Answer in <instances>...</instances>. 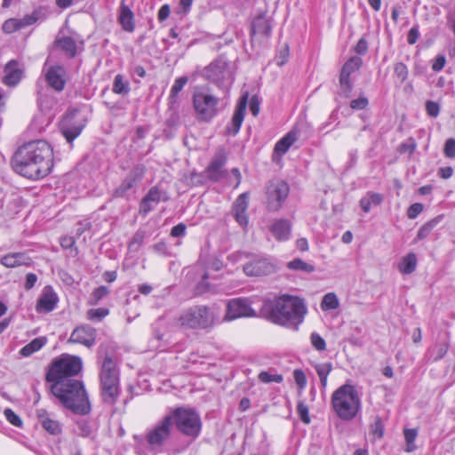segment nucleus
<instances>
[{"label":"nucleus","mask_w":455,"mask_h":455,"mask_svg":"<svg viewBox=\"0 0 455 455\" xmlns=\"http://www.w3.org/2000/svg\"><path fill=\"white\" fill-rule=\"evenodd\" d=\"M12 164L19 174L28 179L43 178L52 167V148L44 140L28 142L15 153Z\"/></svg>","instance_id":"1"},{"label":"nucleus","mask_w":455,"mask_h":455,"mask_svg":"<svg viewBox=\"0 0 455 455\" xmlns=\"http://www.w3.org/2000/svg\"><path fill=\"white\" fill-rule=\"evenodd\" d=\"M306 312L303 300L289 295L265 301L262 307V314L266 319L288 327L299 324Z\"/></svg>","instance_id":"2"},{"label":"nucleus","mask_w":455,"mask_h":455,"mask_svg":"<svg viewBox=\"0 0 455 455\" xmlns=\"http://www.w3.org/2000/svg\"><path fill=\"white\" fill-rule=\"evenodd\" d=\"M51 392L68 409L76 413L86 414L90 411V403L82 381L67 379L64 382L51 385Z\"/></svg>","instance_id":"3"},{"label":"nucleus","mask_w":455,"mask_h":455,"mask_svg":"<svg viewBox=\"0 0 455 455\" xmlns=\"http://www.w3.org/2000/svg\"><path fill=\"white\" fill-rule=\"evenodd\" d=\"M331 407L342 420L356 417L362 407L361 397L355 387L346 383L336 389L331 398Z\"/></svg>","instance_id":"4"},{"label":"nucleus","mask_w":455,"mask_h":455,"mask_svg":"<svg viewBox=\"0 0 455 455\" xmlns=\"http://www.w3.org/2000/svg\"><path fill=\"white\" fill-rule=\"evenodd\" d=\"M100 384L103 402L109 405L115 404L120 395L119 370L108 355L101 362Z\"/></svg>","instance_id":"5"},{"label":"nucleus","mask_w":455,"mask_h":455,"mask_svg":"<svg viewBox=\"0 0 455 455\" xmlns=\"http://www.w3.org/2000/svg\"><path fill=\"white\" fill-rule=\"evenodd\" d=\"M83 367L82 359L76 355L63 354L52 360L48 367L45 379L52 384L64 382L77 375Z\"/></svg>","instance_id":"6"},{"label":"nucleus","mask_w":455,"mask_h":455,"mask_svg":"<svg viewBox=\"0 0 455 455\" xmlns=\"http://www.w3.org/2000/svg\"><path fill=\"white\" fill-rule=\"evenodd\" d=\"M216 316L204 305H196L184 310L177 318V324L185 329L204 330L213 326Z\"/></svg>","instance_id":"7"},{"label":"nucleus","mask_w":455,"mask_h":455,"mask_svg":"<svg viewBox=\"0 0 455 455\" xmlns=\"http://www.w3.org/2000/svg\"><path fill=\"white\" fill-rule=\"evenodd\" d=\"M167 416H172V422L174 420L177 429L183 435L196 438L202 429L200 415L192 408L178 407L172 411Z\"/></svg>","instance_id":"8"},{"label":"nucleus","mask_w":455,"mask_h":455,"mask_svg":"<svg viewBox=\"0 0 455 455\" xmlns=\"http://www.w3.org/2000/svg\"><path fill=\"white\" fill-rule=\"evenodd\" d=\"M204 76L224 91H228L233 82L230 63L224 57H220L210 64L204 70Z\"/></svg>","instance_id":"9"},{"label":"nucleus","mask_w":455,"mask_h":455,"mask_svg":"<svg viewBox=\"0 0 455 455\" xmlns=\"http://www.w3.org/2000/svg\"><path fill=\"white\" fill-rule=\"evenodd\" d=\"M193 104L197 118L200 121L207 122L217 115L219 99L211 94L208 90L200 88L194 92Z\"/></svg>","instance_id":"10"},{"label":"nucleus","mask_w":455,"mask_h":455,"mask_svg":"<svg viewBox=\"0 0 455 455\" xmlns=\"http://www.w3.org/2000/svg\"><path fill=\"white\" fill-rule=\"evenodd\" d=\"M289 186L283 180L271 181L267 188V208L278 211L289 195Z\"/></svg>","instance_id":"11"},{"label":"nucleus","mask_w":455,"mask_h":455,"mask_svg":"<svg viewBox=\"0 0 455 455\" xmlns=\"http://www.w3.org/2000/svg\"><path fill=\"white\" fill-rule=\"evenodd\" d=\"M257 315L247 299L237 298L230 299L227 304V312L224 319L232 321L241 317H255Z\"/></svg>","instance_id":"12"},{"label":"nucleus","mask_w":455,"mask_h":455,"mask_svg":"<svg viewBox=\"0 0 455 455\" xmlns=\"http://www.w3.org/2000/svg\"><path fill=\"white\" fill-rule=\"evenodd\" d=\"M172 416H165L154 428L148 431L147 441L156 448L162 446L171 435Z\"/></svg>","instance_id":"13"},{"label":"nucleus","mask_w":455,"mask_h":455,"mask_svg":"<svg viewBox=\"0 0 455 455\" xmlns=\"http://www.w3.org/2000/svg\"><path fill=\"white\" fill-rule=\"evenodd\" d=\"M363 64V60L360 57L354 56L351 57L343 66L340 76H339V84L340 90L346 95V97L349 96V92L352 90V84L349 80V76L352 73L355 72L360 68Z\"/></svg>","instance_id":"14"},{"label":"nucleus","mask_w":455,"mask_h":455,"mask_svg":"<svg viewBox=\"0 0 455 455\" xmlns=\"http://www.w3.org/2000/svg\"><path fill=\"white\" fill-rule=\"evenodd\" d=\"M228 159L227 153L223 148L217 149L205 172L207 177L212 181H218L224 177L225 172L222 170Z\"/></svg>","instance_id":"15"},{"label":"nucleus","mask_w":455,"mask_h":455,"mask_svg":"<svg viewBox=\"0 0 455 455\" xmlns=\"http://www.w3.org/2000/svg\"><path fill=\"white\" fill-rule=\"evenodd\" d=\"M44 78L50 87L61 92L66 85V69L60 65L50 66L44 70Z\"/></svg>","instance_id":"16"},{"label":"nucleus","mask_w":455,"mask_h":455,"mask_svg":"<svg viewBox=\"0 0 455 455\" xmlns=\"http://www.w3.org/2000/svg\"><path fill=\"white\" fill-rule=\"evenodd\" d=\"M95 340L96 330L90 325H81L72 331L68 342L91 347L95 344Z\"/></svg>","instance_id":"17"},{"label":"nucleus","mask_w":455,"mask_h":455,"mask_svg":"<svg viewBox=\"0 0 455 455\" xmlns=\"http://www.w3.org/2000/svg\"><path fill=\"white\" fill-rule=\"evenodd\" d=\"M275 270V265L267 259H255L243 266V272L249 276L267 275Z\"/></svg>","instance_id":"18"},{"label":"nucleus","mask_w":455,"mask_h":455,"mask_svg":"<svg viewBox=\"0 0 455 455\" xmlns=\"http://www.w3.org/2000/svg\"><path fill=\"white\" fill-rule=\"evenodd\" d=\"M145 173V168L141 165L135 166L124 180L122 184L115 190V196L123 197L128 190L132 188L140 180Z\"/></svg>","instance_id":"19"},{"label":"nucleus","mask_w":455,"mask_h":455,"mask_svg":"<svg viewBox=\"0 0 455 455\" xmlns=\"http://www.w3.org/2000/svg\"><path fill=\"white\" fill-rule=\"evenodd\" d=\"M271 33V25L265 12L258 14L251 22V36L252 40L256 36L267 37Z\"/></svg>","instance_id":"20"},{"label":"nucleus","mask_w":455,"mask_h":455,"mask_svg":"<svg viewBox=\"0 0 455 455\" xmlns=\"http://www.w3.org/2000/svg\"><path fill=\"white\" fill-rule=\"evenodd\" d=\"M84 127V123L76 124L73 122V115L67 116L60 124L61 132L69 143L80 135Z\"/></svg>","instance_id":"21"},{"label":"nucleus","mask_w":455,"mask_h":455,"mask_svg":"<svg viewBox=\"0 0 455 455\" xmlns=\"http://www.w3.org/2000/svg\"><path fill=\"white\" fill-rule=\"evenodd\" d=\"M249 205V194L243 193L235 200L233 205V215L240 226L248 224L246 211Z\"/></svg>","instance_id":"22"},{"label":"nucleus","mask_w":455,"mask_h":455,"mask_svg":"<svg viewBox=\"0 0 455 455\" xmlns=\"http://www.w3.org/2000/svg\"><path fill=\"white\" fill-rule=\"evenodd\" d=\"M58 297L50 286H46L36 303L38 312H51L56 307Z\"/></svg>","instance_id":"23"},{"label":"nucleus","mask_w":455,"mask_h":455,"mask_svg":"<svg viewBox=\"0 0 455 455\" xmlns=\"http://www.w3.org/2000/svg\"><path fill=\"white\" fill-rule=\"evenodd\" d=\"M248 97H249L248 92H245L241 97V99L235 108L234 116H233L232 121H231L232 127H231V129L228 128V132H230L234 135H235L239 132L240 127L243 124L244 115H245L246 107H247Z\"/></svg>","instance_id":"24"},{"label":"nucleus","mask_w":455,"mask_h":455,"mask_svg":"<svg viewBox=\"0 0 455 455\" xmlns=\"http://www.w3.org/2000/svg\"><path fill=\"white\" fill-rule=\"evenodd\" d=\"M21 76L22 70L20 68L19 63L14 60H10L4 67V84L15 86L20 81Z\"/></svg>","instance_id":"25"},{"label":"nucleus","mask_w":455,"mask_h":455,"mask_svg":"<svg viewBox=\"0 0 455 455\" xmlns=\"http://www.w3.org/2000/svg\"><path fill=\"white\" fill-rule=\"evenodd\" d=\"M37 418L41 426L44 427L51 435H58L61 432V426L59 421L52 419L49 413L44 410L40 409L36 411Z\"/></svg>","instance_id":"26"},{"label":"nucleus","mask_w":455,"mask_h":455,"mask_svg":"<svg viewBox=\"0 0 455 455\" xmlns=\"http://www.w3.org/2000/svg\"><path fill=\"white\" fill-rule=\"evenodd\" d=\"M31 259L24 252H13L3 256L0 259L2 265L6 267H17L19 266H28Z\"/></svg>","instance_id":"27"},{"label":"nucleus","mask_w":455,"mask_h":455,"mask_svg":"<svg viewBox=\"0 0 455 455\" xmlns=\"http://www.w3.org/2000/svg\"><path fill=\"white\" fill-rule=\"evenodd\" d=\"M291 225L287 220H275L270 228L273 235L278 241L288 240L291 235Z\"/></svg>","instance_id":"28"},{"label":"nucleus","mask_w":455,"mask_h":455,"mask_svg":"<svg viewBox=\"0 0 455 455\" xmlns=\"http://www.w3.org/2000/svg\"><path fill=\"white\" fill-rule=\"evenodd\" d=\"M118 20L124 30L127 32H133L135 29L134 14L131 8L124 4V1L120 6V13Z\"/></svg>","instance_id":"29"},{"label":"nucleus","mask_w":455,"mask_h":455,"mask_svg":"<svg viewBox=\"0 0 455 455\" xmlns=\"http://www.w3.org/2000/svg\"><path fill=\"white\" fill-rule=\"evenodd\" d=\"M299 132L297 129L290 131L283 138H282L275 146V151L278 155L285 154L290 147L298 140Z\"/></svg>","instance_id":"30"},{"label":"nucleus","mask_w":455,"mask_h":455,"mask_svg":"<svg viewBox=\"0 0 455 455\" xmlns=\"http://www.w3.org/2000/svg\"><path fill=\"white\" fill-rule=\"evenodd\" d=\"M36 20L32 17H26L23 20L9 19L2 26V29L6 34L13 33L20 28L31 25Z\"/></svg>","instance_id":"31"},{"label":"nucleus","mask_w":455,"mask_h":455,"mask_svg":"<svg viewBox=\"0 0 455 455\" xmlns=\"http://www.w3.org/2000/svg\"><path fill=\"white\" fill-rule=\"evenodd\" d=\"M383 201V196L376 192H367L364 196L360 200V206L363 211L368 213L371 211V205H379Z\"/></svg>","instance_id":"32"},{"label":"nucleus","mask_w":455,"mask_h":455,"mask_svg":"<svg viewBox=\"0 0 455 455\" xmlns=\"http://www.w3.org/2000/svg\"><path fill=\"white\" fill-rule=\"evenodd\" d=\"M417 267V256L413 252L404 256L398 264V269L402 274L410 275L413 273Z\"/></svg>","instance_id":"33"},{"label":"nucleus","mask_w":455,"mask_h":455,"mask_svg":"<svg viewBox=\"0 0 455 455\" xmlns=\"http://www.w3.org/2000/svg\"><path fill=\"white\" fill-rule=\"evenodd\" d=\"M47 342V339L45 337H38L34 339L31 342L24 346L20 353L22 356L28 357L33 355L34 353L40 350Z\"/></svg>","instance_id":"34"},{"label":"nucleus","mask_w":455,"mask_h":455,"mask_svg":"<svg viewBox=\"0 0 455 455\" xmlns=\"http://www.w3.org/2000/svg\"><path fill=\"white\" fill-rule=\"evenodd\" d=\"M57 45L69 57L73 58L76 54V44L69 36H63L56 41Z\"/></svg>","instance_id":"35"},{"label":"nucleus","mask_w":455,"mask_h":455,"mask_svg":"<svg viewBox=\"0 0 455 455\" xmlns=\"http://www.w3.org/2000/svg\"><path fill=\"white\" fill-rule=\"evenodd\" d=\"M449 345L446 342H441L435 345L428 350L429 359L434 362L441 360L448 352Z\"/></svg>","instance_id":"36"},{"label":"nucleus","mask_w":455,"mask_h":455,"mask_svg":"<svg viewBox=\"0 0 455 455\" xmlns=\"http://www.w3.org/2000/svg\"><path fill=\"white\" fill-rule=\"evenodd\" d=\"M317 375L320 379L321 386L325 388L327 386V378L332 370L331 363H317L315 366Z\"/></svg>","instance_id":"37"},{"label":"nucleus","mask_w":455,"mask_h":455,"mask_svg":"<svg viewBox=\"0 0 455 455\" xmlns=\"http://www.w3.org/2000/svg\"><path fill=\"white\" fill-rule=\"evenodd\" d=\"M339 306V299L333 292L325 294L321 302V308L323 311L337 309Z\"/></svg>","instance_id":"38"},{"label":"nucleus","mask_w":455,"mask_h":455,"mask_svg":"<svg viewBox=\"0 0 455 455\" xmlns=\"http://www.w3.org/2000/svg\"><path fill=\"white\" fill-rule=\"evenodd\" d=\"M113 92L116 94H128L130 92L129 83L124 80L122 75H116L114 79Z\"/></svg>","instance_id":"39"},{"label":"nucleus","mask_w":455,"mask_h":455,"mask_svg":"<svg viewBox=\"0 0 455 455\" xmlns=\"http://www.w3.org/2000/svg\"><path fill=\"white\" fill-rule=\"evenodd\" d=\"M145 231L138 230L132 236V240L128 244L130 251L137 252L142 245L145 239Z\"/></svg>","instance_id":"40"},{"label":"nucleus","mask_w":455,"mask_h":455,"mask_svg":"<svg viewBox=\"0 0 455 455\" xmlns=\"http://www.w3.org/2000/svg\"><path fill=\"white\" fill-rule=\"evenodd\" d=\"M288 267L292 270H300L306 273H311L315 270L314 266L303 261L300 259H295L288 263Z\"/></svg>","instance_id":"41"},{"label":"nucleus","mask_w":455,"mask_h":455,"mask_svg":"<svg viewBox=\"0 0 455 455\" xmlns=\"http://www.w3.org/2000/svg\"><path fill=\"white\" fill-rule=\"evenodd\" d=\"M109 293V290L107 286H100L98 288H96L91 297H90V299H89V303L91 305H98L99 302L103 299L105 298L106 296H108Z\"/></svg>","instance_id":"42"},{"label":"nucleus","mask_w":455,"mask_h":455,"mask_svg":"<svg viewBox=\"0 0 455 455\" xmlns=\"http://www.w3.org/2000/svg\"><path fill=\"white\" fill-rule=\"evenodd\" d=\"M109 314V310L104 307L92 308L87 311V318L91 321H101Z\"/></svg>","instance_id":"43"},{"label":"nucleus","mask_w":455,"mask_h":455,"mask_svg":"<svg viewBox=\"0 0 455 455\" xmlns=\"http://www.w3.org/2000/svg\"><path fill=\"white\" fill-rule=\"evenodd\" d=\"M417 436L416 429H405L404 430V438L406 441V449L405 451L408 452H411L416 450L415 439Z\"/></svg>","instance_id":"44"},{"label":"nucleus","mask_w":455,"mask_h":455,"mask_svg":"<svg viewBox=\"0 0 455 455\" xmlns=\"http://www.w3.org/2000/svg\"><path fill=\"white\" fill-rule=\"evenodd\" d=\"M145 198L152 204H158L161 200H166L165 194L157 188H152L146 195Z\"/></svg>","instance_id":"45"},{"label":"nucleus","mask_w":455,"mask_h":455,"mask_svg":"<svg viewBox=\"0 0 455 455\" xmlns=\"http://www.w3.org/2000/svg\"><path fill=\"white\" fill-rule=\"evenodd\" d=\"M437 224L436 220H432L427 223H425L418 231L417 234V240H422L428 236V235L431 233L432 229L435 227Z\"/></svg>","instance_id":"46"},{"label":"nucleus","mask_w":455,"mask_h":455,"mask_svg":"<svg viewBox=\"0 0 455 455\" xmlns=\"http://www.w3.org/2000/svg\"><path fill=\"white\" fill-rule=\"evenodd\" d=\"M259 379L263 383H280L283 381V376L280 374H270L267 371H261L259 374Z\"/></svg>","instance_id":"47"},{"label":"nucleus","mask_w":455,"mask_h":455,"mask_svg":"<svg viewBox=\"0 0 455 455\" xmlns=\"http://www.w3.org/2000/svg\"><path fill=\"white\" fill-rule=\"evenodd\" d=\"M187 83H188L187 76H180V77L177 78L174 81L173 85L172 86L171 97L172 98L176 97L179 94V92L182 91L183 87L186 85Z\"/></svg>","instance_id":"48"},{"label":"nucleus","mask_w":455,"mask_h":455,"mask_svg":"<svg viewBox=\"0 0 455 455\" xmlns=\"http://www.w3.org/2000/svg\"><path fill=\"white\" fill-rule=\"evenodd\" d=\"M310 341L312 346L318 351H324L326 349L325 340L316 332L310 335Z\"/></svg>","instance_id":"49"},{"label":"nucleus","mask_w":455,"mask_h":455,"mask_svg":"<svg viewBox=\"0 0 455 455\" xmlns=\"http://www.w3.org/2000/svg\"><path fill=\"white\" fill-rule=\"evenodd\" d=\"M297 412L299 416V419L302 422H304L305 424H309L310 423V417H309V414H308V408L307 406L305 404L304 402H299L298 403V405H297Z\"/></svg>","instance_id":"50"},{"label":"nucleus","mask_w":455,"mask_h":455,"mask_svg":"<svg viewBox=\"0 0 455 455\" xmlns=\"http://www.w3.org/2000/svg\"><path fill=\"white\" fill-rule=\"evenodd\" d=\"M293 378L299 388L303 390L307 386V377L305 372L300 369H296L293 371Z\"/></svg>","instance_id":"51"},{"label":"nucleus","mask_w":455,"mask_h":455,"mask_svg":"<svg viewBox=\"0 0 455 455\" xmlns=\"http://www.w3.org/2000/svg\"><path fill=\"white\" fill-rule=\"evenodd\" d=\"M395 74L401 80V82H404L408 76V69L405 64L403 62H398L395 65L394 68Z\"/></svg>","instance_id":"52"},{"label":"nucleus","mask_w":455,"mask_h":455,"mask_svg":"<svg viewBox=\"0 0 455 455\" xmlns=\"http://www.w3.org/2000/svg\"><path fill=\"white\" fill-rule=\"evenodd\" d=\"M4 415L6 419L15 427H21L22 420L11 409L4 410Z\"/></svg>","instance_id":"53"},{"label":"nucleus","mask_w":455,"mask_h":455,"mask_svg":"<svg viewBox=\"0 0 455 455\" xmlns=\"http://www.w3.org/2000/svg\"><path fill=\"white\" fill-rule=\"evenodd\" d=\"M426 110H427V113L431 117H436V116H438V115L440 113V106L438 103H436L435 101L427 100L426 102Z\"/></svg>","instance_id":"54"},{"label":"nucleus","mask_w":455,"mask_h":455,"mask_svg":"<svg viewBox=\"0 0 455 455\" xmlns=\"http://www.w3.org/2000/svg\"><path fill=\"white\" fill-rule=\"evenodd\" d=\"M424 209V206L420 203H415L411 204L408 211H407V216L409 219H415Z\"/></svg>","instance_id":"55"},{"label":"nucleus","mask_w":455,"mask_h":455,"mask_svg":"<svg viewBox=\"0 0 455 455\" xmlns=\"http://www.w3.org/2000/svg\"><path fill=\"white\" fill-rule=\"evenodd\" d=\"M371 430L378 438H381L383 436L384 427L379 417L376 418L374 423L371 425Z\"/></svg>","instance_id":"56"},{"label":"nucleus","mask_w":455,"mask_h":455,"mask_svg":"<svg viewBox=\"0 0 455 455\" xmlns=\"http://www.w3.org/2000/svg\"><path fill=\"white\" fill-rule=\"evenodd\" d=\"M368 99L366 97L361 96L356 100H353L350 102V107L353 109L361 110L364 109L368 106Z\"/></svg>","instance_id":"57"},{"label":"nucleus","mask_w":455,"mask_h":455,"mask_svg":"<svg viewBox=\"0 0 455 455\" xmlns=\"http://www.w3.org/2000/svg\"><path fill=\"white\" fill-rule=\"evenodd\" d=\"M444 155L447 157H455V139H448L444 145Z\"/></svg>","instance_id":"58"},{"label":"nucleus","mask_w":455,"mask_h":455,"mask_svg":"<svg viewBox=\"0 0 455 455\" xmlns=\"http://www.w3.org/2000/svg\"><path fill=\"white\" fill-rule=\"evenodd\" d=\"M445 63L446 59L444 55H438L432 65V69L435 72L441 71L444 68Z\"/></svg>","instance_id":"59"},{"label":"nucleus","mask_w":455,"mask_h":455,"mask_svg":"<svg viewBox=\"0 0 455 455\" xmlns=\"http://www.w3.org/2000/svg\"><path fill=\"white\" fill-rule=\"evenodd\" d=\"M170 13H171L170 5L169 4L162 5L161 8L159 9L158 14H157L158 20L161 22L165 20L169 17Z\"/></svg>","instance_id":"60"},{"label":"nucleus","mask_w":455,"mask_h":455,"mask_svg":"<svg viewBox=\"0 0 455 455\" xmlns=\"http://www.w3.org/2000/svg\"><path fill=\"white\" fill-rule=\"evenodd\" d=\"M208 277V274L204 273V275H202V281L196 286L197 292L203 293L209 290V283L206 281Z\"/></svg>","instance_id":"61"},{"label":"nucleus","mask_w":455,"mask_h":455,"mask_svg":"<svg viewBox=\"0 0 455 455\" xmlns=\"http://www.w3.org/2000/svg\"><path fill=\"white\" fill-rule=\"evenodd\" d=\"M186 233V226L180 223L172 228L171 235L174 237L183 236Z\"/></svg>","instance_id":"62"},{"label":"nucleus","mask_w":455,"mask_h":455,"mask_svg":"<svg viewBox=\"0 0 455 455\" xmlns=\"http://www.w3.org/2000/svg\"><path fill=\"white\" fill-rule=\"evenodd\" d=\"M419 37V32L417 27L410 29L407 36V41L410 44H414Z\"/></svg>","instance_id":"63"},{"label":"nucleus","mask_w":455,"mask_h":455,"mask_svg":"<svg viewBox=\"0 0 455 455\" xmlns=\"http://www.w3.org/2000/svg\"><path fill=\"white\" fill-rule=\"evenodd\" d=\"M250 110L254 116L259 112V100L256 95L252 96L250 100Z\"/></svg>","instance_id":"64"}]
</instances>
